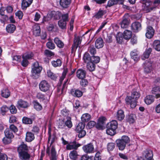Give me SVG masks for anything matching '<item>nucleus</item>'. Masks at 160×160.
Listing matches in <instances>:
<instances>
[{"instance_id": "nucleus-6", "label": "nucleus", "mask_w": 160, "mask_h": 160, "mask_svg": "<svg viewBox=\"0 0 160 160\" xmlns=\"http://www.w3.org/2000/svg\"><path fill=\"white\" fill-rule=\"evenodd\" d=\"M39 86L40 90L44 92L48 91L50 88L49 84L45 80L41 81L39 84Z\"/></svg>"}, {"instance_id": "nucleus-20", "label": "nucleus", "mask_w": 160, "mask_h": 160, "mask_svg": "<svg viewBox=\"0 0 160 160\" xmlns=\"http://www.w3.org/2000/svg\"><path fill=\"white\" fill-rule=\"evenodd\" d=\"M28 149L27 146L23 143L21 144L18 148V152L19 153L28 152Z\"/></svg>"}, {"instance_id": "nucleus-57", "label": "nucleus", "mask_w": 160, "mask_h": 160, "mask_svg": "<svg viewBox=\"0 0 160 160\" xmlns=\"http://www.w3.org/2000/svg\"><path fill=\"white\" fill-rule=\"evenodd\" d=\"M155 9V7H148L146 6L143 9L144 11L146 13H148L150 12L151 11L154 10Z\"/></svg>"}, {"instance_id": "nucleus-54", "label": "nucleus", "mask_w": 160, "mask_h": 160, "mask_svg": "<svg viewBox=\"0 0 160 160\" xmlns=\"http://www.w3.org/2000/svg\"><path fill=\"white\" fill-rule=\"evenodd\" d=\"M34 107L37 111H40L41 110L42 108L41 105L38 102L35 101L33 102Z\"/></svg>"}, {"instance_id": "nucleus-25", "label": "nucleus", "mask_w": 160, "mask_h": 160, "mask_svg": "<svg viewBox=\"0 0 160 160\" xmlns=\"http://www.w3.org/2000/svg\"><path fill=\"white\" fill-rule=\"evenodd\" d=\"M96 47L97 48H102L104 45V43L102 38H98L95 42Z\"/></svg>"}, {"instance_id": "nucleus-24", "label": "nucleus", "mask_w": 160, "mask_h": 160, "mask_svg": "<svg viewBox=\"0 0 160 160\" xmlns=\"http://www.w3.org/2000/svg\"><path fill=\"white\" fill-rule=\"evenodd\" d=\"M35 138L34 134L31 132H27L26 133L25 139L27 142H30L33 141Z\"/></svg>"}, {"instance_id": "nucleus-10", "label": "nucleus", "mask_w": 160, "mask_h": 160, "mask_svg": "<svg viewBox=\"0 0 160 160\" xmlns=\"http://www.w3.org/2000/svg\"><path fill=\"white\" fill-rule=\"evenodd\" d=\"M153 154L151 150H146L144 151L143 157V160H147L152 158Z\"/></svg>"}, {"instance_id": "nucleus-59", "label": "nucleus", "mask_w": 160, "mask_h": 160, "mask_svg": "<svg viewBox=\"0 0 160 160\" xmlns=\"http://www.w3.org/2000/svg\"><path fill=\"white\" fill-rule=\"evenodd\" d=\"M44 53V54L47 57H50L54 55V52L48 49L45 50Z\"/></svg>"}, {"instance_id": "nucleus-3", "label": "nucleus", "mask_w": 160, "mask_h": 160, "mask_svg": "<svg viewBox=\"0 0 160 160\" xmlns=\"http://www.w3.org/2000/svg\"><path fill=\"white\" fill-rule=\"evenodd\" d=\"M130 141V139L128 136H123L121 139L117 140L116 142L118 149L122 151L125 148L126 144L128 143Z\"/></svg>"}, {"instance_id": "nucleus-51", "label": "nucleus", "mask_w": 160, "mask_h": 160, "mask_svg": "<svg viewBox=\"0 0 160 160\" xmlns=\"http://www.w3.org/2000/svg\"><path fill=\"white\" fill-rule=\"evenodd\" d=\"M52 64L55 67L60 66L62 65L61 61L60 59H57L56 61H53L52 62Z\"/></svg>"}, {"instance_id": "nucleus-60", "label": "nucleus", "mask_w": 160, "mask_h": 160, "mask_svg": "<svg viewBox=\"0 0 160 160\" xmlns=\"http://www.w3.org/2000/svg\"><path fill=\"white\" fill-rule=\"evenodd\" d=\"M8 128L9 129V130H10L12 132V131L14 133H16L18 130L17 127L13 124H11L9 127V128Z\"/></svg>"}, {"instance_id": "nucleus-22", "label": "nucleus", "mask_w": 160, "mask_h": 160, "mask_svg": "<svg viewBox=\"0 0 160 160\" xmlns=\"http://www.w3.org/2000/svg\"><path fill=\"white\" fill-rule=\"evenodd\" d=\"M29 106L28 103L22 99L19 100L17 102V107L23 108H27Z\"/></svg>"}, {"instance_id": "nucleus-26", "label": "nucleus", "mask_w": 160, "mask_h": 160, "mask_svg": "<svg viewBox=\"0 0 160 160\" xmlns=\"http://www.w3.org/2000/svg\"><path fill=\"white\" fill-rule=\"evenodd\" d=\"M19 156L21 160H29L30 155L28 152L19 153Z\"/></svg>"}, {"instance_id": "nucleus-56", "label": "nucleus", "mask_w": 160, "mask_h": 160, "mask_svg": "<svg viewBox=\"0 0 160 160\" xmlns=\"http://www.w3.org/2000/svg\"><path fill=\"white\" fill-rule=\"evenodd\" d=\"M104 14V12L102 10H99L94 16V17L97 19L101 18Z\"/></svg>"}, {"instance_id": "nucleus-53", "label": "nucleus", "mask_w": 160, "mask_h": 160, "mask_svg": "<svg viewBox=\"0 0 160 160\" xmlns=\"http://www.w3.org/2000/svg\"><path fill=\"white\" fill-rule=\"evenodd\" d=\"M100 58L98 56H92L91 57V61L93 63H98L100 60Z\"/></svg>"}, {"instance_id": "nucleus-11", "label": "nucleus", "mask_w": 160, "mask_h": 160, "mask_svg": "<svg viewBox=\"0 0 160 160\" xmlns=\"http://www.w3.org/2000/svg\"><path fill=\"white\" fill-rule=\"evenodd\" d=\"M152 63L151 61H146L144 63V71L146 73L151 72L152 70Z\"/></svg>"}, {"instance_id": "nucleus-32", "label": "nucleus", "mask_w": 160, "mask_h": 160, "mask_svg": "<svg viewBox=\"0 0 160 160\" xmlns=\"http://www.w3.org/2000/svg\"><path fill=\"white\" fill-rule=\"evenodd\" d=\"M130 55L131 58L133 59L134 61H137L139 60V58L137 50H134L132 51Z\"/></svg>"}, {"instance_id": "nucleus-48", "label": "nucleus", "mask_w": 160, "mask_h": 160, "mask_svg": "<svg viewBox=\"0 0 160 160\" xmlns=\"http://www.w3.org/2000/svg\"><path fill=\"white\" fill-rule=\"evenodd\" d=\"M33 56V54L32 52L25 53L22 55V58H24L28 60V59H32Z\"/></svg>"}, {"instance_id": "nucleus-62", "label": "nucleus", "mask_w": 160, "mask_h": 160, "mask_svg": "<svg viewBox=\"0 0 160 160\" xmlns=\"http://www.w3.org/2000/svg\"><path fill=\"white\" fill-rule=\"evenodd\" d=\"M46 46L47 48L50 49H54L55 48V44L51 42H47Z\"/></svg>"}, {"instance_id": "nucleus-1", "label": "nucleus", "mask_w": 160, "mask_h": 160, "mask_svg": "<svg viewBox=\"0 0 160 160\" xmlns=\"http://www.w3.org/2000/svg\"><path fill=\"white\" fill-rule=\"evenodd\" d=\"M140 93L135 89H133L132 92L131 96H127L125 98L127 104L130 105L131 108H134L137 104V100L139 98Z\"/></svg>"}, {"instance_id": "nucleus-64", "label": "nucleus", "mask_w": 160, "mask_h": 160, "mask_svg": "<svg viewBox=\"0 0 160 160\" xmlns=\"http://www.w3.org/2000/svg\"><path fill=\"white\" fill-rule=\"evenodd\" d=\"M47 75L48 77L50 78L53 80H55L57 78V77L56 76V75L52 72L51 71L48 72Z\"/></svg>"}, {"instance_id": "nucleus-37", "label": "nucleus", "mask_w": 160, "mask_h": 160, "mask_svg": "<svg viewBox=\"0 0 160 160\" xmlns=\"http://www.w3.org/2000/svg\"><path fill=\"white\" fill-rule=\"evenodd\" d=\"M5 136L8 138H13L14 137V135L12 132L8 128H6L4 131Z\"/></svg>"}, {"instance_id": "nucleus-4", "label": "nucleus", "mask_w": 160, "mask_h": 160, "mask_svg": "<svg viewBox=\"0 0 160 160\" xmlns=\"http://www.w3.org/2000/svg\"><path fill=\"white\" fill-rule=\"evenodd\" d=\"M85 126L84 123L81 122L78 124L76 127V131L78 133V137L80 138L84 137L86 134V132L84 130Z\"/></svg>"}, {"instance_id": "nucleus-8", "label": "nucleus", "mask_w": 160, "mask_h": 160, "mask_svg": "<svg viewBox=\"0 0 160 160\" xmlns=\"http://www.w3.org/2000/svg\"><path fill=\"white\" fill-rule=\"evenodd\" d=\"M51 130L50 128H49L48 130V143H50V140L51 142L50 143V147L52 146V144L55 142L57 139L56 133H54L52 135L51 134Z\"/></svg>"}, {"instance_id": "nucleus-41", "label": "nucleus", "mask_w": 160, "mask_h": 160, "mask_svg": "<svg viewBox=\"0 0 160 160\" xmlns=\"http://www.w3.org/2000/svg\"><path fill=\"white\" fill-rule=\"evenodd\" d=\"M83 59L85 63H88L91 61V57L89 53L86 52L83 56Z\"/></svg>"}, {"instance_id": "nucleus-23", "label": "nucleus", "mask_w": 160, "mask_h": 160, "mask_svg": "<svg viewBox=\"0 0 160 160\" xmlns=\"http://www.w3.org/2000/svg\"><path fill=\"white\" fill-rule=\"evenodd\" d=\"M136 118V115L134 114H128L126 116V120L130 123H133Z\"/></svg>"}, {"instance_id": "nucleus-34", "label": "nucleus", "mask_w": 160, "mask_h": 160, "mask_svg": "<svg viewBox=\"0 0 160 160\" xmlns=\"http://www.w3.org/2000/svg\"><path fill=\"white\" fill-rule=\"evenodd\" d=\"M132 32L130 30H125L122 34L124 38L126 40L129 39L132 36Z\"/></svg>"}, {"instance_id": "nucleus-18", "label": "nucleus", "mask_w": 160, "mask_h": 160, "mask_svg": "<svg viewBox=\"0 0 160 160\" xmlns=\"http://www.w3.org/2000/svg\"><path fill=\"white\" fill-rule=\"evenodd\" d=\"M141 24L138 22H134L132 23L131 28L133 32H137L141 29Z\"/></svg>"}, {"instance_id": "nucleus-63", "label": "nucleus", "mask_w": 160, "mask_h": 160, "mask_svg": "<svg viewBox=\"0 0 160 160\" xmlns=\"http://www.w3.org/2000/svg\"><path fill=\"white\" fill-rule=\"evenodd\" d=\"M12 138H8L5 136V137L3 138L2 141L5 144H8L12 142Z\"/></svg>"}, {"instance_id": "nucleus-5", "label": "nucleus", "mask_w": 160, "mask_h": 160, "mask_svg": "<svg viewBox=\"0 0 160 160\" xmlns=\"http://www.w3.org/2000/svg\"><path fill=\"white\" fill-rule=\"evenodd\" d=\"M50 148L48 147L46 149V153L50 156V160H57L58 158L56 152L54 147L53 146H51V152H50Z\"/></svg>"}, {"instance_id": "nucleus-52", "label": "nucleus", "mask_w": 160, "mask_h": 160, "mask_svg": "<svg viewBox=\"0 0 160 160\" xmlns=\"http://www.w3.org/2000/svg\"><path fill=\"white\" fill-rule=\"evenodd\" d=\"M159 90H160V87L155 86L152 88L151 92L152 94H155V96H157V95L159 92Z\"/></svg>"}, {"instance_id": "nucleus-50", "label": "nucleus", "mask_w": 160, "mask_h": 160, "mask_svg": "<svg viewBox=\"0 0 160 160\" xmlns=\"http://www.w3.org/2000/svg\"><path fill=\"white\" fill-rule=\"evenodd\" d=\"M152 51V49L151 48L146 49L143 54L144 57L146 58H148Z\"/></svg>"}, {"instance_id": "nucleus-55", "label": "nucleus", "mask_w": 160, "mask_h": 160, "mask_svg": "<svg viewBox=\"0 0 160 160\" xmlns=\"http://www.w3.org/2000/svg\"><path fill=\"white\" fill-rule=\"evenodd\" d=\"M88 52L92 55H94L96 53V51L95 48L93 46H90L89 47Z\"/></svg>"}, {"instance_id": "nucleus-7", "label": "nucleus", "mask_w": 160, "mask_h": 160, "mask_svg": "<svg viewBox=\"0 0 160 160\" xmlns=\"http://www.w3.org/2000/svg\"><path fill=\"white\" fill-rule=\"evenodd\" d=\"M81 41L82 39L80 37H77L76 35H74L73 43L72 47L71 53H72L75 52L79 45L81 44Z\"/></svg>"}, {"instance_id": "nucleus-61", "label": "nucleus", "mask_w": 160, "mask_h": 160, "mask_svg": "<svg viewBox=\"0 0 160 160\" xmlns=\"http://www.w3.org/2000/svg\"><path fill=\"white\" fill-rule=\"evenodd\" d=\"M107 148L108 151H112L115 148V143L113 142L108 143Z\"/></svg>"}, {"instance_id": "nucleus-12", "label": "nucleus", "mask_w": 160, "mask_h": 160, "mask_svg": "<svg viewBox=\"0 0 160 160\" xmlns=\"http://www.w3.org/2000/svg\"><path fill=\"white\" fill-rule=\"evenodd\" d=\"M130 22L129 19L124 16L122 18V21L120 23L121 28L123 29L127 28L129 26Z\"/></svg>"}, {"instance_id": "nucleus-16", "label": "nucleus", "mask_w": 160, "mask_h": 160, "mask_svg": "<svg viewBox=\"0 0 160 160\" xmlns=\"http://www.w3.org/2000/svg\"><path fill=\"white\" fill-rule=\"evenodd\" d=\"M71 94L74 97L78 98L81 97L83 94L82 92L78 89H72L70 91Z\"/></svg>"}, {"instance_id": "nucleus-14", "label": "nucleus", "mask_w": 160, "mask_h": 160, "mask_svg": "<svg viewBox=\"0 0 160 160\" xmlns=\"http://www.w3.org/2000/svg\"><path fill=\"white\" fill-rule=\"evenodd\" d=\"M154 30L152 27L148 26L146 28V36L148 38H151L154 34Z\"/></svg>"}, {"instance_id": "nucleus-31", "label": "nucleus", "mask_w": 160, "mask_h": 160, "mask_svg": "<svg viewBox=\"0 0 160 160\" xmlns=\"http://www.w3.org/2000/svg\"><path fill=\"white\" fill-rule=\"evenodd\" d=\"M51 15L52 17H53L56 20L59 19L61 18L62 13L59 11H52L51 12Z\"/></svg>"}, {"instance_id": "nucleus-15", "label": "nucleus", "mask_w": 160, "mask_h": 160, "mask_svg": "<svg viewBox=\"0 0 160 160\" xmlns=\"http://www.w3.org/2000/svg\"><path fill=\"white\" fill-rule=\"evenodd\" d=\"M81 145L80 144L77 143L76 141L70 142L67 145L66 148L68 150L71 149L76 150L80 147Z\"/></svg>"}, {"instance_id": "nucleus-45", "label": "nucleus", "mask_w": 160, "mask_h": 160, "mask_svg": "<svg viewBox=\"0 0 160 160\" xmlns=\"http://www.w3.org/2000/svg\"><path fill=\"white\" fill-rule=\"evenodd\" d=\"M1 95L4 98H8L10 95V92L8 89L5 88L2 91Z\"/></svg>"}, {"instance_id": "nucleus-2", "label": "nucleus", "mask_w": 160, "mask_h": 160, "mask_svg": "<svg viewBox=\"0 0 160 160\" xmlns=\"http://www.w3.org/2000/svg\"><path fill=\"white\" fill-rule=\"evenodd\" d=\"M42 67L39 65L38 62L36 61L32 65L31 70V77L34 79H37L39 76L42 70Z\"/></svg>"}, {"instance_id": "nucleus-35", "label": "nucleus", "mask_w": 160, "mask_h": 160, "mask_svg": "<svg viewBox=\"0 0 160 160\" xmlns=\"http://www.w3.org/2000/svg\"><path fill=\"white\" fill-rule=\"evenodd\" d=\"M6 29L8 32L12 33L15 30L16 27L15 26L14 24H9L7 25Z\"/></svg>"}, {"instance_id": "nucleus-36", "label": "nucleus", "mask_w": 160, "mask_h": 160, "mask_svg": "<svg viewBox=\"0 0 160 160\" xmlns=\"http://www.w3.org/2000/svg\"><path fill=\"white\" fill-rule=\"evenodd\" d=\"M91 116L88 113L83 114L81 117V119L82 121L84 122H88L91 118Z\"/></svg>"}, {"instance_id": "nucleus-47", "label": "nucleus", "mask_w": 160, "mask_h": 160, "mask_svg": "<svg viewBox=\"0 0 160 160\" xmlns=\"http://www.w3.org/2000/svg\"><path fill=\"white\" fill-rule=\"evenodd\" d=\"M67 120L65 122V126H67L68 128H71L72 126V123L71 121V118L70 116L66 117Z\"/></svg>"}, {"instance_id": "nucleus-46", "label": "nucleus", "mask_w": 160, "mask_h": 160, "mask_svg": "<svg viewBox=\"0 0 160 160\" xmlns=\"http://www.w3.org/2000/svg\"><path fill=\"white\" fill-rule=\"evenodd\" d=\"M58 25L62 29H64L66 28V22L62 20H60L58 21Z\"/></svg>"}, {"instance_id": "nucleus-39", "label": "nucleus", "mask_w": 160, "mask_h": 160, "mask_svg": "<svg viewBox=\"0 0 160 160\" xmlns=\"http://www.w3.org/2000/svg\"><path fill=\"white\" fill-rule=\"evenodd\" d=\"M95 65L91 62L87 63V68L90 71L92 72L95 70Z\"/></svg>"}, {"instance_id": "nucleus-44", "label": "nucleus", "mask_w": 160, "mask_h": 160, "mask_svg": "<svg viewBox=\"0 0 160 160\" xmlns=\"http://www.w3.org/2000/svg\"><path fill=\"white\" fill-rule=\"evenodd\" d=\"M104 39L107 43H111L112 41V37L110 34H106L103 35Z\"/></svg>"}, {"instance_id": "nucleus-43", "label": "nucleus", "mask_w": 160, "mask_h": 160, "mask_svg": "<svg viewBox=\"0 0 160 160\" xmlns=\"http://www.w3.org/2000/svg\"><path fill=\"white\" fill-rule=\"evenodd\" d=\"M78 155L77 152L76 150H73L71 151L69 154L70 158L74 160L77 158Z\"/></svg>"}, {"instance_id": "nucleus-17", "label": "nucleus", "mask_w": 160, "mask_h": 160, "mask_svg": "<svg viewBox=\"0 0 160 160\" xmlns=\"http://www.w3.org/2000/svg\"><path fill=\"white\" fill-rule=\"evenodd\" d=\"M33 0H22L21 8L22 10H25L32 3Z\"/></svg>"}, {"instance_id": "nucleus-13", "label": "nucleus", "mask_w": 160, "mask_h": 160, "mask_svg": "<svg viewBox=\"0 0 160 160\" xmlns=\"http://www.w3.org/2000/svg\"><path fill=\"white\" fill-rule=\"evenodd\" d=\"M106 118L104 117H102L99 118L98 120V123L96 124V128L99 129H102L104 124Z\"/></svg>"}, {"instance_id": "nucleus-40", "label": "nucleus", "mask_w": 160, "mask_h": 160, "mask_svg": "<svg viewBox=\"0 0 160 160\" xmlns=\"http://www.w3.org/2000/svg\"><path fill=\"white\" fill-rule=\"evenodd\" d=\"M22 121V123L25 124H31L33 122L32 119L26 117H23Z\"/></svg>"}, {"instance_id": "nucleus-28", "label": "nucleus", "mask_w": 160, "mask_h": 160, "mask_svg": "<svg viewBox=\"0 0 160 160\" xmlns=\"http://www.w3.org/2000/svg\"><path fill=\"white\" fill-rule=\"evenodd\" d=\"M54 42L57 46L59 48H62L64 46V44L61 40L58 37H56L54 39Z\"/></svg>"}, {"instance_id": "nucleus-58", "label": "nucleus", "mask_w": 160, "mask_h": 160, "mask_svg": "<svg viewBox=\"0 0 160 160\" xmlns=\"http://www.w3.org/2000/svg\"><path fill=\"white\" fill-rule=\"evenodd\" d=\"M9 110V108L6 105H3L1 108V111L2 114L4 115Z\"/></svg>"}, {"instance_id": "nucleus-27", "label": "nucleus", "mask_w": 160, "mask_h": 160, "mask_svg": "<svg viewBox=\"0 0 160 160\" xmlns=\"http://www.w3.org/2000/svg\"><path fill=\"white\" fill-rule=\"evenodd\" d=\"M116 118L119 121L122 120L124 118L125 115L124 112L122 110H118L117 113Z\"/></svg>"}, {"instance_id": "nucleus-21", "label": "nucleus", "mask_w": 160, "mask_h": 160, "mask_svg": "<svg viewBox=\"0 0 160 160\" xmlns=\"http://www.w3.org/2000/svg\"><path fill=\"white\" fill-rule=\"evenodd\" d=\"M86 74V71L82 69H78L77 71V76L79 79H83L85 78Z\"/></svg>"}, {"instance_id": "nucleus-19", "label": "nucleus", "mask_w": 160, "mask_h": 160, "mask_svg": "<svg viewBox=\"0 0 160 160\" xmlns=\"http://www.w3.org/2000/svg\"><path fill=\"white\" fill-rule=\"evenodd\" d=\"M32 31L33 35L35 36H39L41 32L39 25L38 24H35L33 26Z\"/></svg>"}, {"instance_id": "nucleus-29", "label": "nucleus", "mask_w": 160, "mask_h": 160, "mask_svg": "<svg viewBox=\"0 0 160 160\" xmlns=\"http://www.w3.org/2000/svg\"><path fill=\"white\" fill-rule=\"evenodd\" d=\"M71 0H60V5L63 8H68L71 2Z\"/></svg>"}, {"instance_id": "nucleus-33", "label": "nucleus", "mask_w": 160, "mask_h": 160, "mask_svg": "<svg viewBox=\"0 0 160 160\" xmlns=\"http://www.w3.org/2000/svg\"><path fill=\"white\" fill-rule=\"evenodd\" d=\"M154 101V97L152 95L147 96L145 99L144 101L147 104H150Z\"/></svg>"}, {"instance_id": "nucleus-42", "label": "nucleus", "mask_w": 160, "mask_h": 160, "mask_svg": "<svg viewBox=\"0 0 160 160\" xmlns=\"http://www.w3.org/2000/svg\"><path fill=\"white\" fill-rule=\"evenodd\" d=\"M116 39L118 43L121 44L123 41L124 38L122 33H118L116 36Z\"/></svg>"}, {"instance_id": "nucleus-49", "label": "nucleus", "mask_w": 160, "mask_h": 160, "mask_svg": "<svg viewBox=\"0 0 160 160\" xmlns=\"http://www.w3.org/2000/svg\"><path fill=\"white\" fill-rule=\"evenodd\" d=\"M107 133L111 136L114 135L116 133V130L112 129V128L107 126Z\"/></svg>"}, {"instance_id": "nucleus-30", "label": "nucleus", "mask_w": 160, "mask_h": 160, "mask_svg": "<svg viewBox=\"0 0 160 160\" xmlns=\"http://www.w3.org/2000/svg\"><path fill=\"white\" fill-rule=\"evenodd\" d=\"M118 124L117 121L112 120L108 123L107 124V126L112 128V129H116L118 128Z\"/></svg>"}, {"instance_id": "nucleus-38", "label": "nucleus", "mask_w": 160, "mask_h": 160, "mask_svg": "<svg viewBox=\"0 0 160 160\" xmlns=\"http://www.w3.org/2000/svg\"><path fill=\"white\" fill-rule=\"evenodd\" d=\"M153 47L157 51H160V41L155 40L153 43Z\"/></svg>"}, {"instance_id": "nucleus-9", "label": "nucleus", "mask_w": 160, "mask_h": 160, "mask_svg": "<svg viewBox=\"0 0 160 160\" xmlns=\"http://www.w3.org/2000/svg\"><path fill=\"white\" fill-rule=\"evenodd\" d=\"M82 149L86 153H90L93 152L94 148L93 145L90 143L84 145L82 147Z\"/></svg>"}]
</instances>
